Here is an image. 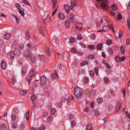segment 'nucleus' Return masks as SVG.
<instances>
[{"label":"nucleus","mask_w":130,"mask_h":130,"mask_svg":"<svg viewBox=\"0 0 130 130\" xmlns=\"http://www.w3.org/2000/svg\"><path fill=\"white\" fill-rule=\"evenodd\" d=\"M96 1L101 2L100 7L103 10H107L109 7L108 6L107 0H95Z\"/></svg>","instance_id":"1"},{"label":"nucleus","mask_w":130,"mask_h":130,"mask_svg":"<svg viewBox=\"0 0 130 130\" xmlns=\"http://www.w3.org/2000/svg\"><path fill=\"white\" fill-rule=\"evenodd\" d=\"M74 93L76 97L79 98L82 96L83 91L82 89L81 88L78 87H76L74 89Z\"/></svg>","instance_id":"2"},{"label":"nucleus","mask_w":130,"mask_h":130,"mask_svg":"<svg viewBox=\"0 0 130 130\" xmlns=\"http://www.w3.org/2000/svg\"><path fill=\"white\" fill-rule=\"evenodd\" d=\"M30 75L28 76L26 78V80L29 84L31 82V78L35 75V73L34 70H31L30 72Z\"/></svg>","instance_id":"3"},{"label":"nucleus","mask_w":130,"mask_h":130,"mask_svg":"<svg viewBox=\"0 0 130 130\" xmlns=\"http://www.w3.org/2000/svg\"><path fill=\"white\" fill-rule=\"evenodd\" d=\"M57 16L58 19L61 21L64 20L66 18L64 14L62 12L59 13L58 14Z\"/></svg>","instance_id":"4"},{"label":"nucleus","mask_w":130,"mask_h":130,"mask_svg":"<svg viewBox=\"0 0 130 130\" xmlns=\"http://www.w3.org/2000/svg\"><path fill=\"white\" fill-rule=\"evenodd\" d=\"M41 83L42 86L45 85L46 78L44 76H42L41 77Z\"/></svg>","instance_id":"5"},{"label":"nucleus","mask_w":130,"mask_h":130,"mask_svg":"<svg viewBox=\"0 0 130 130\" xmlns=\"http://www.w3.org/2000/svg\"><path fill=\"white\" fill-rule=\"evenodd\" d=\"M6 63L5 61H2L1 66L2 69L5 70L6 67Z\"/></svg>","instance_id":"6"},{"label":"nucleus","mask_w":130,"mask_h":130,"mask_svg":"<svg viewBox=\"0 0 130 130\" xmlns=\"http://www.w3.org/2000/svg\"><path fill=\"white\" fill-rule=\"evenodd\" d=\"M11 36L10 34L6 33L4 35V38L7 40H9L10 39Z\"/></svg>","instance_id":"7"},{"label":"nucleus","mask_w":130,"mask_h":130,"mask_svg":"<svg viewBox=\"0 0 130 130\" xmlns=\"http://www.w3.org/2000/svg\"><path fill=\"white\" fill-rule=\"evenodd\" d=\"M64 8L66 12L67 13H68L70 11V7L68 5H66L64 6Z\"/></svg>","instance_id":"8"},{"label":"nucleus","mask_w":130,"mask_h":130,"mask_svg":"<svg viewBox=\"0 0 130 130\" xmlns=\"http://www.w3.org/2000/svg\"><path fill=\"white\" fill-rule=\"evenodd\" d=\"M14 54H15L13 52H11L8 54V57L9 58L13 59L14 57Z\"/></svg>","instance_id":"9"},{"label":"nucleus","mask_w":130,"mask_h":130,"mask_svg":"<svg viewBox=\"0 0 130 130\" xmlns=\"http://www.w3.org/2000/svg\"><path fill=\"white\" fill-rule=\"evenodd\" d=\"M76 1L74 0H72L71 1V9H72L74 7L76 6Z\"/></svg>","instance_id":"10"},{"label":"nucleus","mask_w":130,"mask_h":130,"mask_svg":"<svg viewBox=\"0 0 130 130\" xmlns=\"http://www.w3.org/2000/svg\"><path fill=\"white\" fill-rule=\"evenodd\" d=\"M24 56L28 58L31 57V56L30 55V52L26 51L24 52Z\"/></svg>","instance_id":"11"},{"label":"nucleus","mask_w":130,"mask_h":130,"mask_svg":"<svg viewBox=\"0 0 130 130\" xmlns=\"http://www.w3.org/2000/svg\"><path fill=\"white\" fill-rule=\"evenodd\" d=\"M66 28H70V22L68 20H66L64 22Z\"/></svg>","instance_id":"12"},{"label":"nucleus","mask_w":130,"mask_h":130,"mask_svg":"<svg viewBox=\"0 0 130 130\" xmlns=\"http://www.w3.org/2000/svg\"><path fill=\"white\" fill-rule=\"evenodd\" d=\"M66 100V98H63L62 99V101L58 104V106L60 108L61 107L62 105L63 102Z\"/></svg>","instance_id":"13"},{"label":"nucleus","mask_w":130,"mask_h":130,"mask_svg":"<svg viewBox=\"0 0 130 130\" xmlns=\"http://www.w3.org/2000/svg\"><path fill=\"white\" fill-rule=\"evenodd\" d=\"M121 106V104L120 103H118L115 107V111L116 112L118 110H119Z\"/></svg>","instance_id":"14"},{"label":"nucleus","mask_w":130,"mask_h":130,"mask_svg":"<svg viewBox=\"0 0 130 130\" xmlns=\"http://www.w3.org/2000/svg\"><path fill=\"white\" fill-rule=\"evenodd\" d=\"M52 78L53 79L58 78V75L55 70L54 71V73L52 74Z\"/></svg>","instance_id":"15"},{"label":"nucleus","mask_w":130,"mask_h":130,"mask_svg":"<svg viewBox=\"0 0 130 130\" xmlns=\"http://www.w3.org/2000/svg\"><path fill=\"white\" fill-rule=\"evenodd\" d=\"M51 20V17L50 16H48L45 19L44 22L45 23L49 22Z\"/></svg>","instance_id":"16"},{"label":"nucleus","mask_w":130,"mask_h":130,"mask_svg":"<svg viewBox=\"0 0 130 130\" xmlns=\"http://www.w3.org/2000/svg\"><path fill=\"white\" fill-rule=\"evenodd\" d=\"M108 24L110 28L111 29L113 32H114V30L112 24L110 22L107 23Z\"/></svg>","instance_id":"17"},{"label":"nucleus","mask_w":130,"mask_h":130,"mask_svg":"<svg viewBox=\"0 0 130 130\" xmlns=\"http://www.w3.org/2000/svg\"><path fill=\"white\" fill-rule=\"evenodd\" d=\"M107 52L109 55L112 54L113 53V51L111 47H109L107 50Z\"/></svg>","instance_id":"18"},{"label":"nucleus","mask_w":130,"mask_h":130,"mask_svg":"<svg viewBox=\"0 0 130 130\" xmlns=\"http://www.w3.org/2000/svg\"><path fill=\"white\" fill-rule=\"evenodd\" d=\"M45 52L46 54L48 55H50L51 54V52L50 51V49L48 47H47L45 50Z\"/></svg>","instance_id":"19"},{"label":"nucleus","mask_w":130,"mask_h":130,"mask_svg":"<svg viewBox=\"0 0 130 130\" xmlns=\"http://www.w3.org/2000/svg\"><path fill=\"white\" fill-rule=\"evenodd\" d=\"M19 13L23 16H24L25 14L24 11V9H23L22 10L20 9L18 10Z\"/></svg>","instance_id":"20"},{"label":"nucleus","mask_w":130,"mask_h":130,"mask_svg":"<svg viewBox=\"0 0 130 130\" xmlns=\"http://www.w3.org/2000/svg\"><path fill=\"white\" fill-rule=\"evenodd\" d=\"M92 125L90 124H88L87 126V130H92Z\"/></svg>","instance_id":"21"},{"label":"nucleus","mask_w":130,"mask_h":130,"mask_svg":"<svg viewBox=\"0 0 130 130\" xmlns=\"http://www.w3.org/2000/svg\"><path fill=\"white\" fill-rule=\"evenodd\" d=\"M83 25V24L81 23H78L76 24L75 28L76 29H78L80 27Z\"/></svg>","instance_id":"22"},{"label":"nucleus","mask_w":130,"mask_h":130,"mask_svg":"<svg viewBox=\"0 0 130 130\" xmlns=\"http://www.w3.org/2000/svg\"><path fill=\"white\" fill-rule=\"evenodd\" d=\"M1 130H7L6 126L5 124H2L1 127Z\"/></svg>","instance_id":"23"},{"label":"nucleus","mask_w":130,"mask_h":130,"mask_svg":"<svg viewBox=\"0 0 130 130\" xmlns=\"http://www.w3.org/2000/svg\"><path fill=\"white\" fill-rule=\"evenodd\" d=\"M102 47V45L101 43L98 44L97 45V48L98 50H101Z\"/></svg>","instance_id":"24"},{"label":"nucleus","mask_w":130,"mask_h":130,"mask_svg":"<svg viewBox=\"0 0 130 130\" xmlns=\"http://www.w3.org/2000/svg\"><path fill=\"white\" fill-rule=\"evenodd\" d=\"M103 100L102 98H99L96 99V101L98 103L100 104L102 102Z\"/></svg>","instance_id":"25"},{"label":"nucleus","mask_w":130,"mask_h":130,"mask_svg":"<svg viewBox=\"0 0 130 130\" xmlns=\"http://www.w3.org/2000/svg\"><path fill=\"white\" fill-rule=\"evenodd\" d=\"M108 29V28L105 26H104L102 28V29L104 32H106Z\"/></svg>","instance_id":"26"},{"label":"nucleus","mask_w":130,"mask_h":130,"mask_svg":"<svg viewBox=\"0 0 130 130\" xmlns=\"http://www.w3.org/2000/svg\"><path fill=\"white\" fill-rule=\"evenodd\" d=\"M44 28L42 27H41L40 28L39 32L43 36H44V34L43 32Z\"/></svg>","instance_id":"27"},{"label":"nucleus","mask_w":130,"mask_h":130,"mask_svg":"<svg viewBox=\"0 0 130 130\" xmlns=\"http://www.w3.org/2000/svg\"><path fill=\"white\" fill-rule=\"evenodd\" d=\"M76 39L75 38L72 37L70 38V42L72 43H73L75 41Z\"/></svg>","instance_id":"28"},{"label":"nucleus","mask_w":130,"mask_h":130,"mask_svg":"<svg viewBox=\"0 0 130 130\" xmlns=\"http://www.w3.org/2000/svg\"><path fill=\"white\" fill-rule=\"evenodd\" d=\"M22 2L23 3H25L26 5L31 6V4L29 3L26 0H23L22 1Z\"/></svg>","instance_id":"29"},{"label":"nucleus","mask_w":130,"mask_h":130,"mask_svg":"<svg viewBox=\"0 0 130 130\" xmlns=\"http://www.w3.org/2000/svg\"><path fill=\"white\" fill-rule=\"evenodd\" d=\"M53 5V7L54 8L55 7L57 2V0H52Z\"/></svg>","instance_id":"30"},{"label":"nucleus","mask_w":130,"mask_h":130,"mask_svg":"<svg viewBox=\"0 0 130 130\" xmlns=\"http://www.w3.org/2000/svg\"><path fill=\"white\" fill-rule=\"evenodd\" d=\"M29 111H28L26 113L25 117L26 118V120L27 121L29 120Z\"/></svg>","instance_id":"31"},{"label":"nucleus","mask_w":130,"mask_h":130,"mask_svg":"<svg viewBox=\"0 0 130 130\" xmlns=\"http://www.w3.org/2000/svg\"><path fill=\"white\" fill-rule=\"evenodd\" d=\"M52 119V116H49L47 118V121L48 123H50L51 122Z\"/></svg>","instance_id":"32"},{"label":"nucleus","mask_w":130,"mask_h":130,"mask_svg":"<svg viewBox=\"0 0 130 130\" xmlns=\"http://www.w3.org/2000/svg\"><path fill=\"white\" fill-rule=\"evenodd\" d=\"M31 98L32 101H34L36 99V96L35 94H33L31 96Z\"/></svg>","instance_id":"33"},{"label":"nucleus","mask_w":130,"mask_h":130,"mask_svg":"<svg viewBox=\"0 0 130 130\" xmlns=\"http://www.w3.org/2000/svg\"><path fill=\"white\" fill-rule=\"evenodd\" d=\"M111 9L114 10H118L117 7L116 5L114 4L112 6Z\"/></svg>","instance_id":"34"},{"label":"nucleus","mask_w":130,"mask_h":130,"mask_svg":"<svg viewBox=\"0 0 130 130\" xmlns=\"http://www.w3.org/2000/svg\"><path fill=\"white\" fill-rule=\"evenodd\" d=\"M127 25L128 29H130V19H128L127 20Z\"/></svg>","instance_id":"35"},{"label":"nucleus","mask_w":130,"mask_h":130,"mask_svg":"<svg viewBox=\"0 0 130 130\" xmlns=\"http://www.w3.org/2000/svg\"><path fill=\"white\" fill-rule=\"evenodd\" d=\"M83 38L82 35L80 34H78L77 35V39L79 40H81Z\"/></svg>","instance_id":"36"},{"label":"nucleus","mask_w":130,"mask_h":130,"mask_svg":"<svg viewBox=\"0 0 130 130\" xmlns=\"http://www.w3.org/2000/svg\"><path fill=\"white\" fill-rule=\"evenodd\" d=\"M27 92L25 91H21L19 92V93L23 95H25L27 94Z\"/></svg>","instance_id":"37"},{"label":"nucleus","mask_w":130,"mask_h":130,"mask_svg":"<svg viewBox=\"0 0 130 130\" xmlns=\"http://www.w3.org/2000/svg\"><path fill=\"white\" fill-rule=\"evenodd\" d=\"M56 112V109L55 108H53L52 109L51 111V114L52 115H54Z\"/></svg>","instance_id":"38"},{"label":"nucleus","mask_w":130,"mask_h":130,"mask_svg":"<svg viewBox=\"0 0 130 130\" xmlns=\"http://www.w3.org/2000/svg\"><path fill=\"white\" fill-rule=\"evenodd\" d=\"M123 35V32L122 31H120L119 32V38L120 39L121 38Z\"/></svg>","instance_id":"39"},{"label":"nucleus","mask_w":130,"mask_h":130,"mask_svg":"<svg viewBox=\"0 0 130 130\" xmlns=\"http://www.w3.org/2000/svg\"><path fill=\"white\" fill-rule=\"evenodd\" d=\"M12 120V122H14L16 119V117L15 115L13 114L11 116Z\"/></svg>","instance_id":"40"},{"label":"nucleus","mask_w":130,"mask_h":130,"mask_svg":"<svg viewBox=\"0 0 130 130\" xmlns=\"http://www.w3.org/2000/svg\"><path fill=\"white\" fill-rule=\"evenodd\" d=\"M94 115L96 116H98L99 115V112L98 110H95L94 111Z\"/></svg>","instance_id":"41"},{"label":"nucleus","mask_w":130,"mask_h":130,"mask_svg":"<svg viewBox=\"0 0 130 130\" xmlns=\"http://www.w3.org/2000/svg\"><path fill=\"white\" fill-rule=\"evenodd\" d=\"M88 62L86 61H84L82 62L81 63V65L82 66H83L84 65L88 63Z\"/></svg>","instance_id":"42"},{"label":"nucleus","mask_w":130,"mask_h":130,"mask_svg":"<svg viewBox=\"0 0 130 130\" xmlns=\"http://www.w3.org/2000/svg\"><path fill=\"white\" fill-rule=\"evenodd\" d=\"M14 54H15L17 55H20V51L19 50H15V51Z\"/></svg>","instance_id":"43"},{"label":"nucleus","mask_w":130,"mask_h":130,"mask_svg":"<svg viewBox=\"0 0 130 130\" xmlns=\"http://www.w3.org/2000/svg\"><path fill=\"white\" fill-rule=\"evenodd\" d=\"M15 82V79L14 77H12V80L11 82V84L13 85H14Z\"/></svg>","instance_id":"44"},{"label":"nucleus","mask_w":130,"mask_h":130,"mask_svg":"<svg viewBox=\"0 0 130 130\" xmlns=\"http://www.w3.org/2000/svg\"><path fill=\"white\" fill-rule=\"evenodd\" d=\"M15 6L18 10H19L21 9V5L18 3H16L15 4Z\"/></svg>","instance_id":"45"},{"label":"nucleus","mask_w":130,"mask_h":130,"mask_svg":"<svg viewBox=\"0 0 130 130\" xmlns=\"http://www.w3.org/2000/svg\"><path fill=\"white\" fill-rule=\"evenodd\" d=\"M96 37V35L94 34H92L91 35L90 38L91 39H94Z\"/></svg>","instance_id":"46"},{"label":"nucleus","mask_w":130,"mask_h":130,"mask_svg":"<svg viewBox=\"0 0 130 130\" xmlns=\"http://www.w3.org/2000/svg\"><path fill=\"white\" fill-rule=\"evenodd\" d=\"M88 47L89 48L92 49H94L95 48L94 45H89Z\"/></svg>","instance_id":"47"},{"label":"nucleus","mask_w":130,"mask_h":130,"mask_svg":"<svg viewBox=\"0 0 130 130\" xmlns=\"http://www.w3.org/2000/svg\"><path fill=\"white\" fill-rule=\"evenodd\" d=\"M112 41L110 40H108L106 41V44L108 45H110L112 44Z\"/></svg>","instance_id":"48"},{"label":"nucleus","mask_w":130,"mask_h":130,"mask_svg":"<svg viewBox=\"0 0 130 130\" xmlns=\"http://www.w3.org/2000/svg\"><path fill=\"white\" fill-rule=\"evenodd\" d=\"M88 58L89 59H94V57L93 55L91 54L88 57Z\"/></svg>","instance_id":"49"},{"label":"nucleus","mask_w":130,"mask_h":130,"mask_svg":"<svg viewBox=\"0 0 130 130\" xmlns=\"http://www.w3.org/2000/svg\"><path fill=\"white\" fill-rule=\"evenodd\" d=\"M120 58L119 56H116L115 57V59L116 61L117 62L120 61Z\"/></svg>","instance_id":"50"},{"label":"nucleus","mask_w":130,"mask_h":130,"mask_svg":"<svg viewBox=\"0 0 130 130\" xmlns=\"http://www.w3.org/2000/svg\"><path fill=\"white\" fill-rule=\"evenodd\" d=\"M79 44L83 48H85L86 47V45L82 42L79 43Z\"/></svg>","instance_id":"51"},{"label":"nucleus","mask_w":130,"mask_h":130,"mask_svg":"<svg viewBox=\"0 0 130 130\" xmlns=\"http://www.w3.org/2000/svg\"><path fill=\"white\" fill-rule=\"evenodd\" d=\"M71 51L72 53H75L76 52V51L75 48L74 47H73L72 48L71 50Z\"/></svg>","instance_id":"52"},{"label":"nucleus","mask_w":130,"mask_h":130,"mask_svg":"<svg viewBox=\"0 0 130 130\" xmlns=\"http://www.w3.org/2000/svg\"><path fill=\"white\" fill-rule=\"evenodd\" d=\"M39 59L41 60L44 59L45 58L44 56L41 55H39Z\"/></svg>","instance_id":"53"},{"label":"nucleus","mask_w":130,"mask_h":130,"mask_svg":"<svg viewBox=\"0 0 130 130\" xmlns=\"http://www.w3.org/2000/svg\"><path fill=\"white\" fill-rule=\"evenodd\" d=\"M89 81V78L87 77H85L84 78V82L85 83H87Z\"/></svg>","instance_id":"54"},{"label":"nucleus","mask_w":130,"mask_h":130,"mask_svg":"<svg viewBox=\"0 0 130 130\" xmlns=\"http://www.w3.org/2000/svg\"><path fill=\"white\" fill-rule=\"evenodd\" d=\"M120 51L121 53L123 54L125 53V51L123 47L121 46L120 48Z\"/></svg>","instance_id":"55"},{"label":"nucleus","mask_w":130,"mask_h":130,"mask_svg":"<svg viewBox=\"0 0 130 130\" xmlns=\"http://www.w3.org/2000/svg\"><path fill=\"white\" fill-rule=\"evenodd\" d=\"M122 92L123 93L124 97L125 96V89L124 88H123L122 90Z\"/></svg>","instance_id":"56"},{"label":"nucleus","mask_w":130,"mask_h":130,"mask_svg":"<svg viewBox=\"0 0 130 130\" xmlns=\"http://www.w3.org/2000/svg\"><path fill=\"white\" fill-rule=\"evenodd\" d=\"M13 111L15 113H18V109L17 108H14Z\"/></svg>","instance_id":"57"},{"label":"nucleus","mask_w":130,"mask_h":130,"mask_svg":"<svg viewBox=\"0 0 130 130\" xmlns=\"http://www.w3.org/2000/svg\"><path fill=\"white\" fill-rule=\"evenodd\" d=\"M104 80L105 83H107L109 82V79L107 77H105L104 78Z\"/></svg>","instance_id":"58"},{"label":"nucleus","mask_w":130,"mask_h":130,"mask_svg":"<svg viewBox=\"0 0 130 130\" xmlns=\"http://www.w3.org/2000/svg\"><path fill=\"white\" fill-rule=\"evenodd\" d=\"M71 125L72 127H74V126L76 125L74 121H72Z\"/></svg>","instance_id":"59"},{"label":"nucleus","mask_w":130,"mask_h":130,"mask_svg":"<svg viewBox=\"0 0 130 130\" xmlns=\"http://www.w3.org/2000/svg\"><path fill=\"white\" fill-rule=\"evenodd\" d=\"M126 44L127 45L130 44V39H126Z\"/></svg>","instance_id":"60"},{"label":"nucleus","mask_w":130,"mask_h":130,"mask_svg":"<svg viewBox=\"0 0 130 130\" xmlns=\"http://www.w3.org/2000/svg\"><path fill=\"white\" fill-rule=\"evenodd\" d=\"M125 59V57L124 56L121 57L120 58V61L122 62Z\"/></svg>","instance_id":"61"},{"label":"nucleus","mask_w":130,"mask_h":130,"mask_svg":"<svg viewBox=\"0 0 130 130\" xmlns=\"http://www.w3.org/2000/svg\"><path fill=\"white\" fill-rule=\"evenodd\" d=\"M52 104L51 103H49L47 107V108L48 109H50L51 108L52 106Z\"/></svg>","instance_id":"62"},{"label":"nucleus","mask_w":130,"mask_h":130,"mask_svg":"<svg viewBox=\"0 0 130 130\" xmlns=\"http://www.w3.org/2000/svg\"><path fill=\"white\" fill-rule=\"evenodd\" d=\"M30 58L31 59V61H32V62H34L35 61V58L33 57H31H31L29 58Z\"/></svg>","instance_id":"63"},{"label":"nucleus","mask_w":130,"mask_h":130,"mask_svg":"<svg viewBox=\"0 0 130 130\" xmlns=\"http://www.w3.org/2000/svg\"><path fill=\"white\" fill-rule=\"evenodd\" d=\"M117 18L119 19H120L122 18V17L120 14L119 13L118 14Z\"/></svg>","instance_id":"64"}]
</instances>
